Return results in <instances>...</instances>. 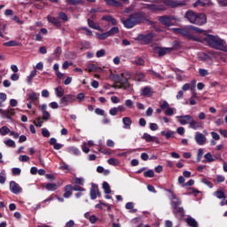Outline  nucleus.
<instances>
[{"instance_id":"58836bf2","label":"nucleus","mask_w":227,"mask_h":227,"mask_svg":"<svg viewBox=\"0 0 227 227\" xmlns=\"http://www.w3.org/2000/svg\"><path fill=\"white\" fill-rule=\"evenodd\" d=\"M107 6H120V2L116 0H105Z\"/></svg>"},{"instance_id":"b1692460","label":"nucleus","mask_w":227,"mask_h":227,"mask_svg":"<svg viewBox=\"0 0 227 227\" xmlns=\"http://www.w3.org/2000/svg\"><path fill=\"white\" fill-rule=\"evenodd\" d=\"M123 129H130V125H132V120L130 117H124L122 118Z\"/></svg>"},{"instance_id":"412c9836","label":"nucleus","mask_w":227,"mask_h":227,"mask_svg":"<svg viewBox=\"0 0 227 227\" xmlns=\"http://www.w3.org/2000/svg\"><path fill=\"white\" fill-rule=\"evenodd\" d=\"M141 97H152V88L145 86L140 92Z\"/></svg>"},{"instance_id":"7ed1b4c3","label":"nucleus","mask_w":227,"mask_h":227,"mask_svg":"<svg viewBox=\"0 0 227 227\" xmlns=\"http://www.w3.org/2000/svg\"><path fill=\"white\" fill-rule=\"evenodd\" d=\"M124 27L127 29H132L134 26H137V24H141L145 20V16H143V12H137L132 13L129 16L127 20H121Z\"/></svg>"},{"instance_id":"49530a36","label":"nucleus","mask_w":227,"mask_h":227,"mask_svg":"<svg viewBox=\"0 0 227 227\" xmlns=\"http://www.w3.org/2000/svg\"><path fill=\"white\" fill-rule=\"evenodd\" d=\"M73 191H74L75 192H84V191H86V189H84L83 187H82L79 184H74L73 186Z\"/></svg>"},{"instance_id":"bb28decb","label":"nucleus","mask_w":227,"mask_h":227,"mask_svg":"<svg viewBox=\"0 0 227 227\" xmlns=\"http://www.w3.org/2000/svg\"><path fill=\"white\" fill-rule=\"evenodd\" d=\"M55 93L59 98H61V97L63 98L65 95V89L59 86L55 89Z\"/></svg>"},{"instance_id":"6ab92c4d","label":"nucleus","mask_w":227,"mask_h":227,"mask_svg":"<svg viewBox=\"0 0 227 227\" xmlns=\"http://www.w3.org/2000/svg\"><path fill=\"white\" fill-rule=\"evenodd\" d=\"M85 70L87 72H100L102 71V67H97V65L90 63L87 65Z\"/></svg>"},{"instance_id":"37998d69","label":"nucleus","mask_w":227,"mask_h":227,"mask_svg":"<svg viewBox=\"0 0 227 227\" xmlns=\"http://www.w3.org/2000/svg\"><path fill=\"white\" fill-rule=\"evenodd\" d=\"M167 192H168V194H170V201H175L176 200H180V198L176 197V194H175V192L169 189L166 190Z\"/></svg>"},{"instance_id":"cd10ccee","label":"nucleus","mask_w":227,"mask_h":227,"mask_svg":"<svg viewBox=\"0 0 227 227\" xmlns=\"http://www.w3.org/2000/svg\"><path fill=\"white\" fill-rule=\"evenodd\" d=\"M180 205H182V200L180 199L170 201V206H171L172 210H175V208H178V207H180Z\"/></svg>"},{"instance_id":"8fccbe9b","label":"nucleus","mask_w":227,"mask_h":227,"mask_svg":"<svg viewBox=\"0 0 227 227\" xmlns=\"http://www.w3.org/2000/svg\"><path fill=\"white\" fill-rule=\"evenodd\" d=\"M225 177L223 176L218 175L214 179L215 184H221L224 182Z\"/></svg>"},{"instance_id":"3c124183","label":"nucleus","mask_w":227,"mask_h":227,"mask_svg":"<svg viewBox=\"0 0 227 227\" xmlns=\"http://www.w3.org/2000/svg\"><path fill=\"white\" fill-rule=\"evenodd\" d=\"M53 55H54L55 59H59V56H61V47H59V46L57 47Z\"/></svg>"},{"instance_id":"9d476101","label":"nucleus","mask_w":227,"mask_h":227,"mask_svg":"<svg viewBox=\"0 0 227 227\" xmlns=\"http://www.w3.org/2000/svg\"><path fill=\"white\" fill-rule=\"evenodd\" d=\"M194 139L195 143H197V145H199L200 146H203V145L207 143V137H205L203 133H200L198 131L195 133Z\"/></svg>"},{"instance_id":"72a5a7b5","label":"nucleus","mask_w":227,"mask_h":227,"mask_svg":"<svg viewBox=\"0 0 227 227\" xmlns=\"http://www.w3.org/2000/svg\"><path fill=\"white\" fill-rule=\"evenodd\" d=\"M20 43L17 41H9L4 43V47H19Z\"/></svg>"},{"instance_id":"9b49d317","label":"nucleus","mask_w":227,"mask_h":227,"mask_svg":"<svg viewBox=\"0 0 227 227\" xmlns=\"http://www.w3.org/2000/svg\"><path fill=\"white\" fill-rule=\"evenodd\" d=\"M180 125H187L191 124V121H192V116L186 114V115H179L176 117Z\"/></svg>"},{"instance_id":"6e6d98bb","label":"nucleus","mask_w":227,"mask_h":227,"mask_svg":"<svg viewBox=\"0 0 227 227\" xmlns=\"http://www.w3.org/2000/svg\"><path fill=\"white\" fill-rule=\"evenodd\" d=\"M97 58H104L106 56V50L102 49L96 52Z\"/></svg>"},{"instance_id":"603ef678","label":"nucleus","mask_w":227,"mask_h":227,"mask_svg":"<svg viewBox=\"0 0 227 227\" xmlns=\"http://www.w3.org/2000/svg\"><path fill=\"white\" fill-rule=\"evenodd\" d=\"M109 33L108 32H105L103 34H98V38L99 40H106V38H109Z\"/></svg>"},{"instance_id":"a878e982","label":"nucleus","mask_w":227,"mask_h":227,"mask_svg":"<svg viewBox=\"0 0 227 227\" xmlns=\"http://www.w3.org/2000/svg\"><path fill=\"white\" fill-rule=\"evenodd\" d=\"M71 184L74 185H84V179L83 177H74L71 179Z\"/></svg>"},{"instance_id":"f704fd0d","label":"nucleus","mask_w":227,"mask_h":227,"mask_svg":"<svg viewBox=\"0 0 227 227\" xmlns=\"http://www.w3.org/2000/svg\"><path fill=\"white\" fill-rule=\"evenodd\" d=\"M102 187L105 194H111V186L109 185V183L104 182Z\"/></svg>"},{"instance_id":"0e129e2a","label":"nucleus","mask_w":227,"mask_h":227,"mask_svg":"<svg viewBox=\"0 0 227 227\" xmlns=\"http://www.w3.org/2000/svg\"><path fill=\"white\" fill-rule=\"evenodd\" d=\"M95 113L98 116H104V114H106V112L104 110H102V108H96Z\"/></svg>"},{"instance_id":"4c0bfd02","label":"nucleus","mask_w":227,"mask_h":227,"mask_svg":"<svg viewBox=\"0 0 227 227\" xmlns=\"http://www.w3.org/2000/svg\"><path fill=\"white\" fill-rule=\"evenodd\" d=\"M145 80V74L142 72H137L135 74V81H137L138 82H141V81Z\"/></svg>"},{"instance_id":"f8f14e48","label":"nucleus","mask_w":227,"mask_h":227,"mask_svg":"<svg viewBox=\"0 0 227 227\" xmlns=\"http://www.w3.org/2000/svg\"><path fill=\"white\" fill-rule=\"evenodd\" d=\"M172 210H173L174 215L179 220L184 219V217L185 216V211L182 207H176L175 209H172Z\"/></svg>"},{"instance_id":"f257e3e1","label":"nucleus","mask_w":227,"mask_h":227,"mask_svg":"<svg viewBox=\"0 0 227 227\" xmlns=\"http://www.w3.org/2000/svg\"><path fill=\"white\" fill-rule=\"evenodd\" d=\"M182 3L175 0H164L160 3H154V4H145L144 8L145 10H149V12H163L166 10V6H171V8H176V6H182Z\"/></svg>"},{"instance_id":"e433bc0d","label":"nucleus","mask_w":227,"mask_h":227,"mask_svg":"<svg viewBox=\"0 0 227 227\" xmlns=\"http://www.w3.org/2000/svg\"><path fill=\"white\" fill-rule=\"evenodd\" d=\"M107 163L110 166H120V160H118V159L116 158H110L107 160Z\"/></svg>"},{"instance_id":"f3484780","label":"nucleus","mask_w":227,"mask_h":227,"mask_svg":"<svg viewBox=\"0 0 227 227\" xmlns=\"http://www.w3.org/2000/svg\"><path fill=\"white\" fill-rule=\"evenodd\" d=\"M101 20H106V22H110L112 24V26H117L118 25V20H116V19H114L111 15L102 16Z\"/></svg>"},{"instance_id":"393cba45","label":"nucleus","mask_w":227,"mask_h":227,"mask_svg":"<svg viewBox=\"0 0 227 227\" xmlns=\"http://www.w3.org/2000/svg\"><path fill=\"white\" fill-rule=\"evenodd\" d=\"M87 22L89 27H90L92 29H97V31H102V28L100 27V26L95 23V21H93L92 20L88 19Z\"/></svg>"},{"instance_id":"09e8293b","label":"nucleus","mask_w":227,"mask_h":227,"mask_svg":"<svg viewBox=\"0 0 227 227\" xmlns=\"http://www.w3.org/2000/svg\"><path fill=\"white\" fill-rule=\"evenodd\" d=\"M5 146H9V148H15V141L12 139H7L4 141Z\"/></svg>"},{"instance_id":"a211bd4d","label":"nucleus","mask_w":227,"mask_h":227,"mask_svg":"<svg viewBox=\"0 0 227 227\" xmlns=\"http://www.w3.org/2000/svg\"><path fill=\"white\" fill-rule=\"evenodd\" d=\"M73 186L72 184H67L64 187V194L63 198L68 199L70 196H72V192H73Z\"/></svg>"},{"instance_id":"aec40b11","label":"nucleus","mask_w":227,"mask_h":227,"mask_svg":"<svg viewBox=\"0 0 227 227\" xmlns=\"http://www.w3.org/2000/svg\"><path fill=\"white\" fill-rule=\"evenodd\" d=\"M47 19H48V21L51 24H53L54 26H56V27H61V22L58 19H56L55 17L48 15Z\"/></svg>"},{"instance_id":"6e6552de","label":"nucleus","mask_w":227,"mask_h":227,"mask_svg":"<svg viewBox=\"0 0 227 227\" xmlns=\"http://www.w3.org/2000/svg\"><path fill=\"white\" fill-rule=\"evenodd\" d=\"M9 189L12 194H20V192H22V187H20L15 181L10 182Z\"/></svg>"},{"instance_id":"c03bdc74","label":"nucleus","mask_w":227,"mask_h":227,"mask_svg":"<svg viewBox=\"0 0 227 227\" xmlns=\"http://www.w3.org/2000/svg\"><path fill=\"white\" fill-rule=\"evenodd\" d=\"M179 35H182V36H186V38H192V36L189 34V30L185 28H181Z\"/></svg>"},{"instance_id":"c756f323","label":"nucleus","mask_w":227,"mask_h":227,"mask_svg":"<svg viewBox=\"0 0 227 227\" xmlns=\"http://www.w3.org/2000/svg\"><path fill=\"white\" fill-rule=\"evenodd\" d=\"M44 187L48 191H58V189L59 188V185H58L56 184L49 183V184H45Z\"/></svg>"},{"instance_id":"dca6fc26","label":"nucleus","mask_w":227,"mask_h":227,"mask_svg":"<svg viewBox=\"0 0 227 227\" xmlns=\"http://www.w3.org/2000/svg\"><path fill=\"white\" fill-rule=\"evenodd\" d=\"M189 127L193 130H198V129H203V123L194 121V119L192 118V121H190Z\"/></svg>"},{"instance_id":"680f3d73","label":"nucleus","mask_w":227,"mask_h":227,"mask_svg":"<svg viewBox=\"0 0 227 227\" xmlns=\"http://www.w3.org/2000/svg\"><path fill=\"white\" fill-rule=\"evenodd\" d=\"M49 118H51V114L48 111L43 112V120H44V121H47Z\"/></svg>"},{"instance_id":"f03ea898","label":"nucleus","mask_w":227,"mask_h":227,"mask_svg":"<svg viewBox=\"0 0 227 227\" xmlns=\"http://www.w3.org/2000/svg\"><path fill=\"white\" fill-rule=\"evenodd\" d=\"M204 40L207 42L209 47L216 49L217 51H223V52H227L226 43L224 40L221 39V37L217 35H206Z\"/></svg>"},{"instance_id":"13d9d810","label":"nucleus","mask_w":227,"mask_h":227,"mask_svg":"<svg viewBox=\"0 0 227 227\" xmlns=\"http://www.w3.org/2000/svg\"><path fill=\"white\" fill-rule=\"evenodd\" d=\"M42 134L43 137H51V132H49V129H47L46 128H43L42 129Z\"/></svg>"},{"instance_id":"2f4dec72","label":"nucleus","mask_w":227,"mask_h":227,"mask_svg":"<svg viewBox=\"0 0 227 227\" xmlns=\"http://www.w3.org/2000/svg\"><path fill=\"white\" fill-rule=\"evenodd\" d=\"M132 64L137 67H143V65H145V59L141 57H137L132 61Z\"/></svg>"},{"instance_id":"4d7b16f0","label":"nucleus","mask_w":227,"mask_h":227,"mask_svg":"<svg viewBox=\"0 0 227 227\" xmlns=\"http://www.w3.org/2000/svg\"><path fill=\"white\" fill-rule=\"evenodd\" d=\"M174 113H175V110L169 106L165 111V114L167 116H173Z\"/></svg>"},{"instance_id":"a18cd8bd","label":"nucleus","mask_w":227,"mask_h":227,"mask_svg":"<svg viewBox=\"0 0 227 227\" xmlns=\"http://www.w3.org/2000/svg\"><path fill=\"white\" fill-rule=\"evenodd\" d=\"M204 159H206V162H214V160H215L210 153H206Z\"/></svg>"},{"instance_id":"de8ad7c7","label":"nucleus","mask_w":227,"mask_h":227,"mask_svg":"<svg viewBox=\"0 0 227 227\" xmlns=\"http://www.w3.org/2000/svg\"><path fill=\"white\" fill-rule=\"evenodd\" d=\"M0 134L1 136H6V134H10V129L6 126H3L0 129Z\"/></svg>"},{"instance_id":"bf43d9fd","label":"nucleus","mask_w":227,"mask_h":227,"mask_svg":"<svg viewBox=\"0 0 227 227\" xmlns=\"http://www.w3.org/2000/svg\"><path fill=\"white\" fill-rule=\"evenodd\" d=\"M59 17L62 20H64V22L68 21V16H67V13H65V12H59Z\"/></svg>"},{"instance_id":"20e7f679","label":"nucleus","mask_w":227,"mask_h":227,"mask_svg":"<svg viewBox=\"0 0 227 227\" xmlns=\"http://www.w3.org/2000/svg\"><path fill=\"white\" fill-rule=\"evenodd\" d=\"M184 17L191 24H195L196 26L207 24V15L205 13H196L193 11H187Z\"/></svg>"},{"instance_id":"4be33fe9","label":"nucleus","mask_w":227,"mask_h":227,"mask_svg":"<svg viewBox=\"0 0 227 227\" xmlns=\"http://www.w3.org/2000/svg\"><path fill=\"white\" fill-rule=\"evenodd\" d=\"M158 55L160 57L166 56V54H169L171 51H173V48H158Z\"/></svg>"},{"instance_id":"2eb2a0df","label":"nucleus","mask_w":227,"mask_h":227,"mask_svg":"<svg viewBox=\"0 0 227 227\" xmlns=\"http://www.w3.org/2000/svg\"><path fill=\"white\" fill-rule=\"evenodd\" d=\"M153 34L149 33L147 35H139V39L144 42V43H150L152 40H153Z\"/></svg>"},{"instance_id":"423d86ee","label":"nucleus","mask_w":227,"mask_h":227,"mask_svg":"<svg viewBox=\"0 0 227 227\" xmlns=\"http://www.w3.org/2000/svg\"><path fill=\"white\" fill-rule=\"evenodd\" d=\"M158 20L160 24L166 26V27H171V26H175V24H173V20H176V18H175V16L163 15L160 16Z\"/></svg>"},{"instance_id":"69168bd1","label":"nucleus","mask_w":227,"mask_h":227,"mask_svg":"<svg viewBox=\"0 0 227 227\" xmlns=\"http://www.w3.org/2000/svg\"><path fill=\"white\" fill-rule=\"evenodd\" d=\"M109 114H111V116H116V114H118V109L116 107H113L109 110Z\"/></svg>"},{"instance_id":"7c9ffc66","label":"nucleus","mask_w":227,"mask_h":227,"mask_svg":"<svg viewBox=\"0 0 227 227\" xmlns=\"http://www.w3.org/2000/svg\"><path fill=\"white\" fill-rule=\"evenodd\" d=\"M67 152L68 153H73V155H81V151L79 148L74 146L68 147Z\"/></svg>"},{"instance_id":"ea45409f","label":"nucleus","mask_w":227,"mask_h":227,"mask_svg":"<svg viewBox=\"0 0 227 227\" xmlns=\"http://www.w3.org/2000/svg\"><path fill=\"white\" fill-rule=\"evenodd\" d=\"M98 12V9H90V11L88 14L90 19H92V20H95V19H97V12Z\"/></svg>"},{"instance_id":"39448f33","label":"nucleus","mask_w":227,"mask_h":227,"mask_svg":"<svg viewBox=\"0 0 227 227\" xmlns=\"http://www.w3.org/2000/svg\"><path fill=\"white\" fill-rule=\"evenodd\" d=\"M112 87L115 90H130V83H129V79L125 78V74L122 73L121 77H115L114 84Z\"/></svg>"},{"instance_id":"5701e85b","label":"nucleus","mask_w":227,"mask_h":227,"mask_svg":"<svg viewBox=\"0 0 227 227\" xmlns=\"http://www.w3.org/2000/svg\"><path fill=\"white\" fill-rule=\"evenodd\" d=\"M185 223L188 224V226L190 227H198V222L196 221V219L192 218V216H188L185 219Z\"/></svg>"},{"instance_id":"c9c22d12","label":"nucleus","mask_w":227,"mask_h":227,"mask_svg":"<svg viewBox=\"0 0 227 227\" xmlns=\"http://www.w3.org/2000/svg\"><path fill=\"white\" fill-rule=\"evenodd\" d=\"M107 33L109 36H114V35H118L120 33V28L118 27H114L107 31Z\"/></svg>"},{"instance_id":"1a4fd4ad","label":"nucleus","mask_w":227,"mask_h":227,"mask_svg":"<svg viewBox=\"0 0 227 227\" xmlns=\"http://www.w3.org/2000/svg\"><path fill=\"white\" fill-rule=\"evenodd\" d=\"M90 195V200H97V197L100 198V191H98V185L93 183L91 184Z\"/></svg>"},{"instance_id":"0eeeda50","label":"nucleus","mask_w":227,"mask_h":227,"mask_svg":"<svg viewBox=\"0 0 227 227\" xmlns=\"http://www.w3.org/2000/svg\"><path fill=\"white\" fill-rule=\"evenodd\" d=\"M75 102V96L72 94H67L65 95L61 99H60V104L63 107H67L68 104H74Z\"/></svg>"},{"instance_id":"ddd939ff","label":"nucleus","mask_w":227,"mask_h":227,"mask_svg":"<svg viewBox=\"0 0 227 227\" xmlns=\"http://www.w3.org/2000/svg\"><path fill=\"white\" fill-rule=\"evenodd\" d=\"M0 114L2 118H7L8 120H10V118L13 116V114H15V112L12 108L8 110L0 109Z\"/></svg>"},{"instance_id":"864d4df0","label":"nucleus","mask_w":227,"mask_h":227,"mask_svg":"<svg viewBox=\"0 0 227 227\" xmlns=\"http://www.w3.org/2000/svg\"><path fill=\"white\" fill-rule=\"evenodd\" d=\"M199 75L200 77H205V76L208 75V70L204 69V68H200L199 69Z\"/></svg>"},{"instance_id":"052dcab7","label":"nucleus","mask_w":227,"mask_h":227,"mask_svg":"<svg viewBox=\"0 0 227 227\" xmlns=\"http://www.w3.org/2000/svg\"><path fill=\"white\" fill-rule=\"evenodd\" d=\"M43 123V121H42V120L40 119V117H37L35 121H34V124L35 125V127H42V124Z\"/></svg>"},{"instance_id":"79ce46f5","label":"nucleus","mask_w":227,"mask_h":227,"mask_svg":"<svg viewBox=\"0 0 227 227\" xmlns=\"http://www.w3.org/2000/svg\"><path fill=\"white\" fill-rule=\"evenodd\" d=\"M144 176L145 178H153V176H155V173L153 169H149L144 173Z\"/></svg>"},{"instance_id":"338daca9","label":"nucleus","mask_w":227,"mask_h":227,"mask_svg":"<svg viewBox=\"0 0 227 227\" xmlns=\"http://www.w3.org/2000/svg\"><path fill=\"white\" fill-rule=\"evenodd\" d=\"M20 173H21L20 168H12V175L19 176V175H20Z\"/></svg>"},{"instance_id":"a19ab883","label":"nucleus","mask_w":227,"mask_h":227,"mask_svg":"<svg viewBox=\"0 0 227 227\" xmlns=\"http://www.w3.org/2000/svg\"><path fill=\"white\" fill-rule=\"evenodd\" d=\"M69 4L76 6L77 4H84V0H67Z\"/></svg>"},{"instance_id":"473e14b6","label":"nucleus","mask_w":227,"mask_h":227,"mask_svg":"<svg viewBox=\"0 0 227 227\" xmlns=\"http://www.w3.org/2000/svg\"><path fill=\"white\" fill-rule=\"evenodd\" d=\"M142 137L146 141V143H153V141H155V137H152L148 133H144Z\"/></svg>"},{"instance_id":"774afa93","label":"nucleus","mask_w":227,"mask_h":227,"mask_svg":"<svg viewBox=\"0 0 227 227\" xmlns=\"http://www.w3.org/2000/svg\"><path fill=\"white\" fill-rule=\"evenodd\" d=\"M75 226V222L74 220L68 221L64 227H74Z\"/></svg>"},{"instance_id":"5fc2aeb1","label":"nucleus","mask_w":227,"mask_h":227,"mask_svg":"<svg viewBox=\"0 0 227 227\" xmlns=\"http://www.w3.org/2000/svg\"><path fill=\"white\" fill-rule=\"evenodd\" d=\"M187 27L192 29V31H195V33H205V30H201L200 27H196L194 26H189Z\"/></svg>"},{"instance_id":"c85d7f7f","label":"nucleus","mask_w":227,"mask_h":227,"mask_svg":"<svg viewBox=\"0 0 227 227\" xmlns=\"http://www.w3.org/2000/svg\"><path fill=\"white\" fill-rule=\"evenodd\" d=\"M213 196H215L218 200H226V194L223 191H216L213 193Z\"/></svg>"},{"instance_id":"e2e57ef3","label":"nucleus","mask_w":227,"mask_h":227,"mask_svg":"<svg viewBox=\"0 0 227 227\" xmlns=\"http://www.w3.org/2000/svg\"><path fill=\"white\" fill-rule=\"evenodd\" d=\"M19 160H20V162H27L29 160V156H27V155H20L19 157Z\"/></svg>"},{"instance_id":"4468645a","label":"nucleus","mask_w":227,"mask_h":227,"mask_svg":"<svg viewBox=\"0 0 227 227\" xmlns=\"http://www.w3.org/2000/svg\"><path fill=\"white\" fill-rule=\"evenodd\" d=\"M27 97H28L27 100H30L33 104H36V100L40 98V93L30 91L27 94Z\"/></svg>"}]
</instances>
